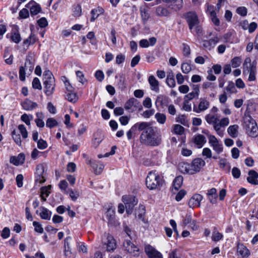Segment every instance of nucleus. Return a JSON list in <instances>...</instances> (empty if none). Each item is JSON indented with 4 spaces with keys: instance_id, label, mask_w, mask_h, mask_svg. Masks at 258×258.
I'll return each mask as SVG.
<instances>
[{
    "instance_id": "nucleus-40",
    "label": "nucleus",
    "mask_w": 258,
    "mask_h": 258,
    "mask_svg": "<svg viewBox=\"0 0 258 258\" xmlns=\"http://www.w3.org/2000/svg\"><path fill=\"white\" fill-rule=\"evenodd\" d=\"M117 84L119 89L121 91L124 90L126 88V82L124 77L122 75L120 76Z\"/></svg>"
},
{
    "instance_id": "nucleus-2",
    "label": "nucleus",
    "mask_w": 258,
    "mask_h": 258,
    "mask_svg": "<svg viewBox=\"0 0 258 258\" xmlns=\"http://www.w3.org/2000/svg\"><path fill=\"white\" fill-rule=\"evenodd\" d=\"M218 112V108L216 106H213L209 112L205 116V119L209 124L213 125L218 135L223 137L224 130H222V128L228 126L230 121L229 118L227 117L220 119V116Z\"/></svg>"
},
{
    "instance_id": "nucleus-3",
    "label": "nucleus",
    "mask_w": 258,
    "mask_h": 258,
    "mask_svg": "<svg viewBox=\"0 0 258 258\" xmlns=\"http://www.w3.org/2000/svg\"><path fill=\"white\" fill-rule=\"evenodd\" d=\"M205 165V162L201 158H196L189 164L186 162H182L178 164V169L182 173L194 174L200 171L201 169Z\"/></svg>"
},
{
    "instance_id": "nucleus-54",
    "label": "nucleus",
    "mask_w": 258,
    "mask_h": 258,
    "mask_svg": "<svg viewBox=\"0 0 258 258\" xmlns=\"http://www.w3.org/2000/svg\"><path fill=\"white\" fill-rule=\"evenodd\" d=\"M32 118L33 116L32 115H27V114H24L21 117V120L28 125L30 124V120L32 119Z\"/></svg>"
},
{
    "instance_id": "nucleus-4",
    "label": "nucleus",
    "mask_w": 258,
    "mask_h": 258,
    "mask_svg": "<svg viewBox=\"0 0 258 258\" xmlns=\"http://www.w3.org/2000/svg\"><path fill=\"white\" fill-rule=\"evenodd\" d=\"M163 182V177L155 170L149 172L146 178V186L150 190L159 189Z\"/></svg>"
},
{
    "instance_id": "nucleus-55",
    "label": "nucleus",
    "mask_w": 258,
    "mask_h": 258,
    "mask_svg": "<svg viewBox=\"0 0 258 258\" xmlns=\"http://www.w3.org/2000/svg\"><path fill=\"white\" fill-rule=\"evenodd\" d=\"M173 130L175 134L180 135L183 133L184 128L179 124H175L174 125Z\"/></svg>"
},
{
    "instance_id": "nucleus-38",
    "label": "nucleus",
    "mask_w": 258,
    "mask_h": 258,
    "mask_svg": "<svg viewBox=\"0 0 258 258\" xmlns=\"http://www.w3.org/2000/svg\"><path fill=\"white\" fill-rule=\"evenodd\" d=\"M37 118L35 119V121L36 125L39 127H43L44 126V122L43 121L44 115L42 112H38L36 113Z\"/></svg>"
},
{
    "instance_id": "nucleus-34",
    "label": "nucleus",
    "mask_w": 258,
    "mask_h": 258,
    "mask_svg": "<svg viewBox=\"0 0 258 258\" xmlns=\"http://www.w3.org/2000/svg\"><path fill=\"white\" fill-rule=\"evenodd\" d=\"M11 40L15 43H18L21 40L20 34L17 29L13 30L11 33Z\"/></svg>"
},
{
    "instance_id": "nucleus-1",
    "label": "nucleus",
    "mask_w": 258,
    "mask_h": 258,
    "mask_svg": "<svg viewBox=\"0 0 258 258\" xmlns=\"http://www.w3.org/2000/svg\"><path fill=\"white\" fill-rule=\"evenodd\" d=\"M144 123V130L140 136V143L144 145L152 147L159 146L162 143V135L157 131L156 127L151 126L150 123L142 122Z\"/></svg>"
},
{
    "instance_id": "nucleus-9",
    "label": "nucleus",
    "mask_w": 258,
    "mask_h": 258,
    "mask_svg": "<svg viewBox=\"0 0 258 258\" xmlns=\"http://www.w3.org/2000/svg\"><path fill=\"white\" fill-rule=\"evenodd\" d=\"M123 248L124 251L134 256H138L140 254L139 247L128 239L123 242Z\"/></svg>"
},
{
    "instance_id": "nucleus-22",
    "label": "nucleus",
    "mask_w": 258,
    "mask_h": 258,
    "mask_svg": "<svg viewBox=\"0 0 258 258\" xmlns=\"http://www.w3.org/2000/svg\"><path fill=\"white\" fill-rule=\"evenodd\" d=\"M247 181L251 184L258 185V173L253 170H250Z\"/></svg>"
},
{
    "instance_id": "nucleus-31",
    "label": "nucleus",
    "mask_w": 258,
    "mask_h": 258,
    "mask_svg": "<svg viewBox=\"0 0 258 258\" xmlns=\"http://www.w3.org/2000/svg\"><path fill=\"white\" fill-rule=\"evenodd\" d=\"M239 126L237 124L230 125L227 128V133L232 138H236L238 135Z\"/></svg>"
},
{
    "instance_id": "nucleus-23",
    "label": "nucleus",
    "mask_w": 258,
    "mask_h": 258,
    "mask_svg": "<svg viewBox=\"0 0 258 258\" xmlns=\"http://www.w3.org/2000/svg\"><path fill=\"white\" fill-rule=\"evenodd\" d=\"M156 38L152 37L149 38V40L143 39L140 41L139 45L142 48H147L150 46H154L156 43Z\"/></svg>"
},
{
    "instance_id": "nucleus-7",
    "label": "nucleus",
    "mask_w": 258,
    "mask_h": 258,
    "mask_svg": "<svg viewBox=\"0 0 258 258\" xmlns=\"http://www.w3.org/2000/svg\"><path fill=\"white\" fill-rule=\"evenodd\" d=\"M256 62L251 61L250 57H246L243 64V73L244 74H249L248 81H253L255 80Z\"/></svg>"
},
{
    "instance_id": "nucleus-42",
    "label": "nucleus",
    "mask_w": 258,
    "mask_h": 258,
    "mask_svg": "<svg viewBox=\"0 0 258 258\" xmlns=\"http://www.w3.org/2000/svg\"><path fill=\"white\" fill-rule=\"evenodd\" d=\"M242 62V59L240 57L235 56L231 60V65L233 68L239 67Z\"/></svg>"
},
{
    "instance_id": "nucleus-58",
    "label": "nucleus",
    "mask_w": 258,
    "mask_h": 258,
    "mask_svg": "<svg viewBox=\"0 0 258 258\" xmlns=\"http://www.w3.org/2000/svg\"><path fill=\"white\" fill-rule=\"evenodd\" d=\"M183 55L185 57H188L190 54V48L189 45L186 44H183Z\"/></svg>"
},
{
    "instance_id": "nucleus-35",
    "label": "nucleus",
    "mask_w": 258,
    "mask_h": 258,
    "mask_svg": "<svg viewBox=\"0 0 258 258\" xmlns=\"http://www.w3.org/2000/svg\"><path fill=\"white\" fill-rule=\"evenodd\" d=\"M115 208H112L111 207L108 208L107 211L106 212V216L109 222L112 223L114 221L115 219Z\"/></svg>"
},
{
    "instance_id": "nucleus-6",
    "label": "nucleus",
    "mask_w": 258,
    "mask_h": 258,
    "mask_svg": "<svg viewBox=\"0 0 258 258\" xmlns=\"http://www.w3.org/2000/svg\"><path fill=\"white\" fill-rule=\"evenodd\" d=\"M243 127L249 136L256 137L258 136L257 124L251 116H246L244 117Z\"/></svg>"
},
{
    "instance_id": "nucleus-59",
    "label": "nucleus",
    "mask_w": 258,
    "mask_h": 258,
    "mask_svg": "<svg viewBox=\"0 0 258 258\" xmlns=\"http://www.w3.org/2000/svg\"><path fill=\"white\" fill-rule=\"evenodd\" d=\"M27 74L26 71L25 70V68L23 66H21L19 69V78L22 81H24L25 80V75Z\"/></svg>"
},
{
    "instance_id": "nucleus-41",
    "label": "nucleus",
    "mask_w": 258,
    "mask_h": 258,
    "mask_svg": "<svg viewBox=\"0 0 258 258\" xmlns=\"http://www.w3.org/2000/svg\"><path fill=\"white\" fill-rule=\"evenodd\" d=\"M166 83L171 88L175 86L176 83L174 80V75L172 72L169 73L166 78Z\"/></svg>"
},
{
    "instance_id": "nucleus-63",
    "label": "nucleus",
    "mask_w": 258,
    "mask_h": 258,
    "mask_svg": "<svg viewBox=\"0 0 258 258\" xmlns=\"http://www.w3.org/2000/svg\"><path fill=\"white\" fill-rule=\"evenodd\" d=\"M70 197L73 201H75L79 197V193L77 190L71 189L70 190Z\"/></svg>"
},
{
    "instance_id": "nucleus-16",
    "label": "nucleus",
    "mask_w": 258,
    "mask_h": 258,
    "mask_svg": "<svg viewBox=\"0 0 258 258\" xmlns=\"http://www.w3.org/2000/svg\"><path fill=\"white\" fill-rule=\"evenodd\" d=\"M145 251L149 258H163L161 253L150 245L145 246Z\"/></svg>"
},
{
    "instance_id": "nucleus-51",
    "label": "nucleus",
    "mask_w": 258,
    "mask_h": 258,
    "mask_svg": "<svg viewBox=\"0 0 258 258\" xmlns=\"http://www.w3.org/2000/svg\"><path fill=\"white\" fill-rule=\"evenodd\" d=\"M12 137L15 142L18 146H21L22 141L19 134H17L15 131H13L12 132Z\"/></svg>"
},
{
    "instance_id": "nucleus-25",
    "label": "nucleus",
    "mask_w": 258,
    "mask_h": 258,
    "mask_svg": "<svg viewBox=\"0 0 258 258\" xmlns=\"http://www.w3.org/2000/svg\"><path fill=\"white\" fill-rule=\"evenodd\" d=\"M10 161L11 163L16 166L22 164L25 161V156L23 154L20 153L17 157H11Z\"/></svg>"
},
{
    "instance_id": "nucleus-50",
    "label": "nucleus",
    "mask_w": 258,
    "mask_h": 258,
    "mask_svg": "<svg viewBox=\"0 0 258 258\" xmlns=\"http://www.w3.org/2000/svg\"><path fill=\"white\" fill-rule=\"evenodd\" d=\"M176 121L184 125H185L187 123L186 116L183 114H180L177 116L176 118Z\"/></svg>"
},
{
    "instance_id": "nucleus-45",
    "label": "nucleus",
    "mask_w": 258,
    "mask_h": 258,
    "mask_svg": "<svg viewBox=\"0 0 258 258\" xmlns=\"http://www.w3.org/2000/svg\"><path fill=\"white\" fill-rule=\"evenodd\" d=\"M218 41H219L218 38L216 37L210 39L208 41H205L204 45L206 47L209 46L210 49L211 47H214V46L217 43Z\"/></svg>"
},
{
    "instance_id": "nucleus-10",
    "label": "nucleus",
    "mask_w": 258,
    "mask_h": 258,
    "mask_svg": "<svg viewBox=\"0 0 258 258\" xmlns=\"http://www.w3.org/2000/svg\"><path fill=\"white\" fill-rule=\"evenodd\" d=\"M210 106V102L205 97L200 98L197 105H194L193 111L197 113H200L207 110Z\"/></svg>"
},
{
    "instance_id": "nucleus-13",
    "label": "nucleus",
    "mask_w": 258,
    "mask_h": 258,
    "mask_svg": "<svg viewBox=\"0 0 258 258\" xmlns=\"http://www.w3.org/2000/svg\"><path fill=\"white\" fill-rule=\"evenodd\" d=\"M124 107L126 110L130 112L135 111L137 109H142V107L140 105L139 101L135 98H131L125 103Z\"/></svg>"
},
{
    "instance_id": "nucleus-56",
    "label": "nucleus",
    "mask_w": 258,
    "mask_h": 258,
    "mask_svg": "<svg viewBox=\"0 0 258 258\" xmlns=\"http://www.w3.org/2000/svg\"><path fill=\"white\" fill-rule=\"evenodd\" d=\"M18 129L21 134L23 138L26 139L28 137V132L24 125L20 124L18 126Z\"/></svg>"
},
{
    "instance_id": "nucleus-48",
    "label": "nucleus",
    "mask_w": 258,
    "mask_h": 258,
    "mask_svg": "<svg viewBox=\"0 0 258 258\" xmlns=\"http://www.w3.org/2000/svg\"><path fill=\"white\" fill-rule=\"evenodd\" d=\"M156 14L159 16H166L168 15V12L166 9L159 6L156 9Z\"/></svg>"
},
{
    "instance_id": "nucleus-61",
    "label": "nucleus",
    "mask_w": 258,
    "mask_h": 258,
    "mask_svg": "<svg viewBox=\"0 0 258 258\" xmlns=\"http://www.w3.org/2000/svg\"><path fill=\"white\" fill-rule=\"evenodd\" d=\"M67 99L70 102L75 103L77 101L78 97L76 94L71 92L67 95Z\"/></svg>"
},
{
    "instance_id": "nucleus-29",
    "label": "nucleus",
    "mask_w": 258,
    "mask_h": 258,
    "mask_svg": "<svg viewBox=\"0 0 258 258\" xmlns=\"http://www.w3.org/2000/svg\"><path fill=\"white\" fill-rule=\"evenodd\" d=\"M90 164L94 169V172L96 174H100L104 167L103 164L96 161H90Z\"/></svg>"
},
{
    "instance_id": "nucleus-27",
    "label": "nucleus",
    "mask_w": 258,
    "mask_h": 258,
    "mask_svg": "<svg viewBox=\"0 0 258 258\" xmlns=\"http://www.w3.org/2000/svg\"><path fill=\"white\" fill-rule=\"evenodd\" d=\"M22 106L23 108L26 110H32L37 106V104L27 99L22 102Z\"/></svg>"
},
{
    "instance_id": "nucleus-8",
    "label": "nucleus",
    "mask_w": 258,
    "mask_h": 258,
    "mask_svg": "<svg viewBox=\"0 0 258 258\" xmlns=\"http://www.w3.org/2000/svg\"><path fill=\"white\" fill-rule=\"evenodd\" d=\"M122 201L125 206L126 212L128 214L132 213L134 207L138 203L137 200L133 196H123Z\"/></svg>"
},
{
    "instance_id": "nucleus-15",
    "label": "nucleus",
    "mask_w": 258,
    "mask_h": 258,
    "mask_svg": "<svg viewBox=\"0 0 258 258\" xmlns=\"http://www.w3.org/2000/svg\"><path fill=\"white\" fill-rule=\"evenodd\" d=\"M203 196L198 194H194L189 200L188 206L192 209L200 207L201 206V202L203 200Z\"/></svg>"
},
{
    "instance_id": "nucleus-47",
    "label": "nucleus",
    "mask_w": 258,
    "mask_h": 258,
    "mask_svg": "<svg viewBox=\"0 0 258 258\" xmlns=\"http://www.w3.org/2000/svg\"><path fill=\"white\" fill-rule=\"evenodd\" d=\"M39 215L43 219L49 220L50 219V214H49L48 210L45 208H42V211Z\"/></svg>"
},
{
    "instance_id": "nucleus-37",
    "label": "nucleus",
    "mask_w": 258,
    "mask_h": 258,
    "mask_svg": "<svg viewBox=\"0 0 258 258\" xmlns=\"http://www.w3.org/2000/svg\"><path fill=\"white\" fill-rule=\"evenodd\" d=\"M223 237L222 233L219 232L217 229L215 228L212 234L211 239L214 242H217L221 240Z\"/></svg>"
},
{
    "instance_id": "nucleus-32",
    "label": "nucleus",
    "mask_w": 258,
    "mask_h": 258,
    "mask_svg": "<svg viewBox=\"0 0 258 258\" xmlns=\"http://www.w3.org/2000/svg\"><path fill=\"white\" fill-rule=\"evenodd\" d=\"M51 187V185H49L48 186H43L40 188V197L43 201H46V198L48 197L50 194Z\"/></svg>"
},
{
    "instance_id": "nucleus-14",
    "label": "nucleus",
    "mask_w": 258,
    "mask_h": 258,
    "mask_svg": "<svg viewBox=\"0 0 258 258\" xmlns=\"http://www.w3.org/2000/svg\"><path fill=\"white\" fill-rule=\"evenodd\" d=\"M45 167L43 164H39L37 166V175L35 177V182L36 183L42 184L44 183L45 180V177L44 176Z\"/></svg>"
},
{
    "instance_id": "nucleus-21",
    "label": "nucleus",
    "mask_w": 258,
    "mask_h": 258,
    "mask_svg": "<svg viewBox=\"0 0 258 258\" xmlns=\"http://www.w3.org/2000/svg\"><path fill=\"white\" fill-rule=\"evenodd\" d=\"M237 252L243 258L248 257L250 255V251L248 248L241 243H238Z\"/></svg>"
},
{
    "instance_id": "nucleus-36",
    "label": "nucleus",
    "mask_w": 258,
    "mask_h": 258,
    "mask_svg": "<svg viewBox=\"0 0 258 258\" xmlns=\"http://www.w3.org/2000/svg\"><path fill=\"white\" fill-rule=\"evenodd\" d=\"M183 183V177L181 176H177L173 180V188L176 190H178L181 187Z\"/></svg>"
},
{
    "instance_id": "nucleus-60",
    "label": "nucleus",
    "mask_w": 258,
    "mask_h": 258,
    "mask_svg": "<svg viewBox=\"0 0 258 258\" xmlns=\"http://www.w3.org/2000/svg\"><path fill=\"white\" fill-rule=\"evenodd\" d=\"M33 225L34 227V229L36 232L42 233L43 232V229L41 225L38 222L34 221Z\"/></svg>"
},
{
    "instance_id": "nucleus-20",
    "label": "nucleus",
    "mask_w": 258,
    "mask_h": 258,
    "mask_svg": "<svg viewBox=\"0 0 258 258\" xmlns=\"http://www.w3.org/2000/svg\"><path fill=\"white\" fill-rule=\"evenodd\" d=\"M144 123H142V122L135 123L126 133L128 139L131 140L133 138V134L137 129L139 131L144 130Z\"/></svg>"
},
{
    "instance_id": "nucleus-12",
    "label": "nucleus",
    "mask_w": 258,
    "mask_h": 258,
    "mask_svg": "<svg viewBox=\"0 0 258 258\" xmlns=\"http://www.w3.org/2000/svg\"><path fill=\"white\" fill-rule=\"evenodd\" d=\"M185 18L188 24L189 28L191 30L198 24H199V20L197 14L194 12H189L185 15Z\"/></svg>"
},
{
    "instance_id": "nucleus-39",
    "label": "nucleus",
    "mask_w": 258,
    "mask_h": 258,
    "mask_svg": "<svg viewBox=\"0 0 258 258\" xmlns=\"http://www.w3.org/2000/svg\"><path fill=\"white\" fill-rule=\"evenodd\" d=\"M155 118L157 121L161 124H163L165 123L166 120V116L165 114L162 113L157 112L155 115Z\"/></svg>"
},
{
    "instance_id": "nucleus-49",
    "label": "nucleus",
    "mask_w": 258,
    "mask_h": 258,
    "mask_svg": "<svg viewBox=\"0 0 258 258\" xmlns=\"http://www.w3.org/2000/svg\"><path fill=\"white\" fill-rule=\"evenodd\" d=\"M225 90L229 94L235 93L236 92L234 84L232 82H229L228 85L225 88Z\"/></svg>"
},
{
    "instance_id": "nucleus-57",
    "label": "nucleus",
    "mask_w": 258,
    "mask_h": 258,
    "mask_svg": "<svg viewBox=\"0 0 258 258\" xmlns=\"http://www.w3.org/2000/svg\"><path fill=\"white\" fill-rule=\"evenodd\" d=\"M32 87L35 89L41 90L42 89L40 80L37 78H35L32 81Z\"/></svg>"
},
{
    "instance_id": "nucleus-43",
    "label": "nucleus",
    "mask_w": 258,
    "mask_h": 258,
    "mask_svg": "<svg viewBox=\"0 0 258 258\" xmlns=\"http://www.w3.org/2000/svg\"><path fill=\"white\" fill-rule=\"evenodd\" d=\"M61 81L64 83L66 90L70 92H72L74 88L71 85L69 81L65 76H62L61 77Z\"/></svg>"
},
{
    "instance_id": "nucleus-44",
    "label": "nucleus",
    "mask_w": 258,
    "mask_h": 258,
    "mask_svg": "<svg viewBox=\"0 0 258 258\" xmlns=\"http://www.w3.org/2000/svg\"><path fill=\"white\" fill-rule=\"evenodd\" d=\"M37 40L36 37L35 35L31 34L29 37L24 41V44L27 45V46L32 45L35 43Z\"/></svg>"
},
{
    "instance_id": "nucleus-24",
    "label": "nucleus",
    "mask_w": 258,
    "mask_h": 258,
    "mask_svg": "<svg viewBox=\"0 0 258 258\" xmlns=\"http://www.w3.org/2000/svg\"><path fill=\"white\" fill-rule=\"evenodd\" d=\"M194 143L199 148H202L206 142V138L204 136L198 134L196 135L194 139Z\"/></svg>"
},
{
    "instance_id": "nucleus-18",
    "label": "nucleus",
    "mask_w": 258,
    "mask_h": 258,
    "mask_svg": "<svg viewBox=\"0 0 258 258\" xmlns=\"http://www.w3.org/2000/svg\"><path fill=\"white\" fill-rule=\"evenodd\" d=\"M23 67L25 68V70H26L27 75H29L31 74L34 69V62L31 56L28 55L27 56L25 62V66Z\"/></svg>"
},
{
    "instance_id": "nucleus-30",
    "label": "nucleus",
    "mask_w": 258,
    "mask_h": 258,
    "mask_svg": "<svg viewBox=\"0 0 258 258\" xmlns=\"http://www.w3.org/2000/svg\"><path fill=\"white\" fill-rule=\"evenodd\" d=\"M149 83L151 86V89L156 92L159 90V82L154 76H150L148 78Z\"/></svg>"
},
{
    "instance_id": "nucleus-46",
    "label": "nucleus",
    "mask_w": 258,
    "mask_h": 258,
    "mask_svg": "<svg viewBox=\"0 0 258 258\" xmlns=\"http://www.w3.org/2000/svg\"><path fill=\"white\" fill-rule=\"evenodd\" d=\"M181 70L183 74H187L191 71V67L187 62H183L181 65Z\"/></svg>"
},
{
    "instance_id": "nucleus-11",
    "label": "nucleus",
    "mask_w": 258,
    "mask_h": 258,
    "mask_svg": "<svg viewBox=\"0 0 258 258\" xmlns=\"http://www.w3.org/2000/svg\"><path fill=\"white\" fill-rule=\"evenodd\" d=\"M208 140L210 145L217 154H219L223 152V145L215 136L209 135L208 136Z\"/></svg>"
},
{
    "instance_id": "nucleus-62",
    "label": "nucleus",
    "mask_w": 258,
    "mask_h": 258,
    "mask_svg": "<svg viewBox=\"0 0 258 258\" xmlns=\"http://www.w3.org/2000/svg\"><path fill=\"white\" fill-rule=\"evenodd\" d=\"M37 24L41 28H44L48 25L46 19L43 17L38 20Z\"/></svg>"
},
{
    "instance_id": "nucleus-17",
    "label": "nucleus",
    "mask_w": 258,
    "mask_h": 258,
    "mask_svg": "<svg viewBox=\"0 0 258 258\" xmlns=\"http://www.w3.org/2000/svg\"><path fill=\"white\" fill-rule=\"evenodd\" d=\"M165 3L167 4L169 9L175 12L180 10L183 6L182 0H170Z\"/></svg>"
},
{
    "instance_id": "nucleus-26",
    "label": "nucleus",
    "mask_w": 258,
    "mask_h": 258,
    "mask_svg": "<svg viewBox=\"0 0 258 258\" xmlns=\"http://www.w3.org/2000/svg\"><path fill=\"white\" fill-rule=\"evenodd\" d=\"M30 11L32 15H36L41 11L40 5L35 2H31L28 4Z\"/></svg>"
},
{
    "instance_id": "nucleus-52",
    "label": "nucleus",
    "mask_w": 258,
    "mask_h": 258,
    "mask_svg": "<svg viewBox=\"0 0 258 258\" xmlns=\"http://www.w3.org/2000/svg\"><path fill=\"white\" fill-rule=\"evenodd\" d=\"M57 125V121L53 118H49L47 119L46 125L49 128H52Z\"/></svg>"
},
{
    "instance_id": "nucleus-64",
    "label": "nucleus",
    "mask_w": 258,
    "mask_h": 258,
    "mask_svg": "<svg viewBox=\"0 0 258 258\" xmlns=\"http://www.w3.org/2000/svg\"><path fill=\"white\" fill-rule=\"evenodd\" d=\"M76 165L74 162H69L67 166V170L70 172H74L76 171Z\"/></svg>"
},
{
    "instance_id": "nucleus-53",
    "label": "nucleus",
    "mask_w": 258,
    "mask_h": 258,
    "mask_svg": "<svg viewBox=\"0 0 258 258\" xmlns=\"http://www.w3.org/2000/svg\"><path fill=\"white\" fill-rule=\"evenodd\" d=\"M37 143L38 148L40 150H44L48 146L46 141L41 139L37 141Z\"/></svg>"
},
{
    "instance_id": "nucleus-33",
    "label": "nucleus",
    "mask_w": 258,
    "mask_h": 258,
    "mask_svg": "<svg viewBox=\"0 0 258 258\" xmlns=\"http://www.w3.org/2000/svg\"><path fill=\"white\" fill-rule=\"evenodd\" d=\"M199 92L200 90L198 86H195L194 88V91L190 92L186 95L184 96V99L189 101L195 98H198L199 95Z\"/></svg>"
},
{
    "instance_id": "nucleus-28",
    "label": "nucleus",
    "mask_w": 258,
    "mask_h": 258,
    "mask_svg": "<svg viewBox=\"0 0 258 258\" xmlns=\"http://www.w3.org/2000/svg\"><path fill=\"white\" fill-rule=\"evenodd\" d=\"M207 195L208 197V199L210 201V203L212 204H216L217 203V199L218 197V195L217 194V190L215 188H212L208 190Z\"/></svg>"
},
{
    "instance_id": "nucleus-19",
    "label": "nucleus",
    "mask_w": 258,
    "mask_h": 258,
    "mask_svg": "<svg viewBox=\"0 0 258 258\" xmlns=\"http://www.w3.org/2000/svg\"><path fill=\"white\" fill-rule=\"evenodd\" d=\"M106 245V249L107 251H113L116 248V242L113 236L110 235H107L106 237V241L104 242Z\"/></svg>"
},
{
    "instance_id": "nucleus-5",
    "label": "nucleus",
    "mask_w": 258,
    "mask_h": 258,
    "mask_svg": "<svg viewBox=\"0 0 258 258\" xmlns=\"http://www.w3.org/2000/svg\"><path fill=\"white\" fill-rule=\"evenodd\" d=\"M44 92L47 96H51L55 90V79L49 70H45L43 75Z\"/></svg>"
}]
</instances>
